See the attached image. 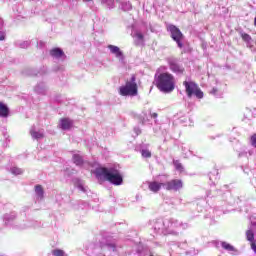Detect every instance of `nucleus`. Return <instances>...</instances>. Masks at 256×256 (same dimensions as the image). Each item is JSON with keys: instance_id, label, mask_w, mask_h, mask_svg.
<instances>
[{"instance_id": "f257e3e1", "label": "nucleus", "mask_w": 256, "mask_h": 256, "mask_svg": "<svg viewBox=\"0 0 256 256\" xmlns=\"http://www.w3.org/2000/svg\"><path fill=\"white\" fill-rule=\"evenodd\" d=\"M95 175L99 181H109L112 185H123V175L121 172L115 168H97L95 170Z\"/></svg>"}, {"instance_id": "f03ea898", "label": "nucleus", "mask_w": 256, "mask_h": 256, "mask_svg": "<svg viewBox=\"0 0 256 256\" xmlns=\"http://www.w3.org/2000/svg\"><path fill=\"white\" fill-rule=\"evenodd\" d=\"M156 87L162 93H173L175 91V76L170 73L164 72L155 76Z\"/></svg>"}, {"instance_id": "7ed1b4c3", "label": "nucleus", "mask_w": 256, "mask_h": 256, "mask_svg": "<svg viewBox=\"0 0 256 256\" xmlns=\"http://www.w3.org/2000/svg\"><path fill=\"white\" fill-rule=\"evenodd\" d=\"M139 93V87L137 86V77L132 75L125 85L119 88V95L122 97H137Z\"/></svg>"}, {"instance_id": "20e7f679", "label": "nucleus", "mask_w": 256, "mask_h": 256, "mask_svg": "<svg viewBox=\"0 0 256 256\" xmlns=\"http://www.w3.org/2000/svg\"><path fill=\"white\" fill-rule=\"evenodd\" d=\"M183 85L186 89L187 97L191 98L193 95L197 97V99H203V91H201V88L193 82V81H184Z\"/></svg>"}, {"instance_id": "39448f33", "label": "nucleus", "mask_w": 256, "mask_h": 256, "mask_svg": "<svg viewBox=\"0 0 256 256\" xmlns=\"http://www.w3.org/2000/svg\"><path fill=\"white\" fill-rule=\"evenodd\" d=\"M167 30L171 33V37L173 39V41H175L179 47V49H182L183 47V33L181 32V30L179 28H177V26L173 25V24H169L167 26Z\"/></svg>"}, {"instance_id": "423d86ee", "label": "nucleus", "mask_w": 256, "mask_h": 256, "mask_svg": "<svg viewBox=\"0 0 256 256\" xmlns=\"http://www.w3.org/2000/svg\"><path fill=\"white\" fill-rule=\"evenodd\" d=\"M164 188L166 191H179V189H183V181L180 179H174L164 183Z\"/></svg>"}, {"instance_id": "0eeeda50", "label": "nucleus", "mask_w": 256, "mask_h": 256, "mask_svg": "<svg viewBox=\"0 0 256 256\" xmlns=\"http://www.w3.org/2000/svg\"><path fill=\"white\" fill-rule=\"evenodd\" d=\"M170 69L173 73H176L177 75H182L183 71H185V68H183L181 65H179L175 61L169 62Z\"/></svg>"}, {"instance_id": "6e6552de", "label": "nucleus", "mask_w": 256, "mask_h": 256, "mask_svg": "<svg viewBox=\"0 0 256 256\" xmlns=\"http://www.w3.org/2000/svg\"><path fill=\"white\" fill-rule=\"evenodd\" d=\"M161 187H165V183H159L157 181L149 182L148 189L152 191V193H159Z\"/></svg>"}, {"instance_id": "1a4fd4ad", "label": "nucleus", "mask_w": 256, "mask_h": 256, "mask_svg": "<svg viewBox=\"0 0 256 256\" xmlns=\"http://www.w3.org/2000/svg\"><path fill=\"white\" fill-rule=\"evenodd\" d=\"M60 127L63 129V131H69V129L73 127V120L69 118H62L60 120Z\"/></svg>"}, {"instance_id": "9d476101", "label": "nucleus", "mask_w": 256, "mask_h": 256, "mask_svg": "<svg viewBox=\"0 0 256 256\" xmlns=\"http://www.w3.org/2000/svg\"><path fill=\"white\" fill-rule=\"evenodd\" d=\"M30 135L32 137V139H36V141H39V139H43V137H45V133L43 132V130H35V126H33L30 129Z\"/></svg>"}, {"instance_id": "9b49d317", "label": "nucleus", "mask_w": 256, "mask_h": 256, "mask_svg": "<svg viewBox=\"0 0 256 256\" xmlns=\"http://www.w3.org/2000/svg\"><path fill=\"white\" fill-rule=\"evenodd\" d=\"M108 49H110V53L115 55L118 59L123 58V52H121V49L115 45H108Z\"/></svg>"}, {"instance_id": "f8f14e48", "label": "nucleus", "mask_w": 256, "mask_h": 256, "mask_svg": "<svg viewBox=\"0 0 256 256\" xmlns=\"http://www.w3.org/2000/svg\"><path fill=\"white\" fill-rule=\"evenodd\" d=\"M50 55L55 59H61V57H65V52H63V50H61L60 48H54L50 50Z\"/></svg>"}, {"instance_id": "ddd939ff", "label": "nucleus", "mask_w": 256, "mask_h": 256, "mask_svg": "<svg viewBox=\"0 0 256 256\" xmlns=\"http://www.w3.org/2000/svg\"><path fill=\"white\" fill-rule=\"evenodd\" d=\"M0 117H9V107H7L3 102H0Z\"/></svg>"}, {"instance_id": "4468645a", "label": "nucleus", "mask_w": 256, "mask_h": 256, "mask_svg": "<svg viewBox=\"0 0 256 256\" xmlns=\"http://www.w3.org/2000/svg\"><path fill=\"white\" fill-rule=\"evenodd\" d=\"M73 162L78 167H81V165H83V163H85V161H83V157H81V155H79V154H74L73 155Z\"/></svg>"}, {"instance_id": "2eb2a0df", "label": "nucleus", "mask_w": 256, "mask_h": 256, "mask_svg": "<svg viewBox=\"0 0 256 256\" xmlns=\"http://www.w3.org/2000/svg\"><path fill=\"white\" fill-rule=\"evenodd\" d=\"M132 37L136 39V45H141L143 43L144 36L141 32H134Z\"/></svg>"}, {"instance_id": "dca6fc26", "label": "nucleus", "mask_w": 256, "mask_h": 256, "mask_svg": "<svg viewBox=\"0 0 256 256\" xmlns=\"http://www.w3.org/2000/svg\"><path fill=\"white\" fill-rule=\"evenodd\" d=\"M221 245L225 249V251H229L230 253L237 251L233 245L227 242H221Z\"/></svg>"}, {"instance_id": "f3484780", "label": "nucleus", "mask_w": 256, "mask_h": 256, "mask_svg": "<svg viewBox=\"0 0 256 256\" xmlns=\"http://www.w3.org/2000/svg\"><path fill=\"white\" fill-rule=\"evenodd\" d=\"M35 193L37 195V197H39L40 199H43V186L42 185H36L35 186Z\"/></svg>"}, {"instance_id": "a211bd4d", "label": "nucleus", "mask_w": 256, "mask_h": 256, "mask_svg": "<svg viewBox=\"0 0 256 256\" xmlns=\"http://www.w3.org/2000/svg\"><path fill=\"white\" fill-rule=\"evenodd\" d=\"M74 185L75 187H77L80 191L85 192V187L83 186V181L79 180V179H74Z\"/></svg>"}, {"instance_id": "6ab92c4d", "label": "nucleus", "mask_w": 256, "mask_h": 256, "mask_svg": "<svg viewBox=\"0 0 256 256\" xmlns=\"http://www.w3.org/2000/svg\"><path fill=\"white\" fill-rule=\"evenodd\" d=\"M101 3H103L104 5H107L110 9L115 7V0H100Z\"/></svg>"}, {"instance_id": "aec40b11", "label": "nucleus", "mask_w": 256, "mask_h": 256, "mask_svg": "<svg viewBox=\"0 0 256 256\" xmlns=\"http://www.w3.org/2000/svg\"><path fill=\"white\" fill-rule=\"evenodd\" d=\"M132 7H133V6L131 5L130 2H123V3H122V9H123V11H131Z\"/></svg>"}, {"instance_id": "412c9836", "label": "nucleus", "mask_w": 256, "mask_h": 256, "mask_svg": "<svg viewBox=\"0 0 256 256\" xmlns=\"http://www.w3.org/2000/svg\"><path fill=\"white\" fill-rule=\"evenodd\" d=\"M11 173L13 175H21L23 173V169L18 168V167H13V168H11Z\"/></svg>"}, {"instance_id": "4be33fe9", "label": "nucleus", "mask_w": 256, "mask_h": 256, "mask_svg": "<svg viewBox=\"0 0 256 256\" xmlns=\"http://www.w3.org/2000/svg\"><path fill=\"white\" fill-rule=\"evenodd\" d=\"M155 231H161L163 229V220H158L154 225Z\"/></svg>"}, {"instance_id": "5701e85b", "label": "nucleus", "mask_w": 256, "mask_h": 256, "mask_svg": "<svg viewBox=\"0 0 256 256\" xmlns=\"http://www.w3.org/2000/svg\"><path fill=\"white\" fill-rule=\"evenodd\" d=\"M246 237H247V240L252 242L253 239H255V234H253V231L252 230H248L246 232Z\"/></svg>"}, {"instance_id": "b1692460", "label": "nucleus", "mask_w": 256, "mask_h": 256, "mask_svg": "<svg viewBox=\"0 0 256 256\" xmlns=\"http://www.w3.org/2000/svg\"><path fill=\"white\" fill-rule=\"evenodd\" d=\"M141 155H142V157L149 159V158H151V151H149L147 149H143V150H141Z\"/></svg>"}, {"instance_id": "393cba45", "label": "nucleus", "mask_w": 256, "mask_h": 256, "mask_svg": "<svg viewBox=\"0 0 256 256\" xmlns=\"http://www.w3.org/2000/svg\"><path fill=\"white\" fill-rule=\"evenodd\" d=\"M52 255L54 256H65V251L61 249H55L52 251Z\"/></svg>"}, {"instance_id": "a878e982", "label": "nucleus", "mask_w": 256, "mask_h": 256, "mask_svg": "<svg viewBox=\"0 0 256 256\" xmlns=\"http://www.w3.org/2000/svg\"><path fill=\"white\" fill-rule=\"evenodd\" d=\"M241 37L246 43H249V41H251V36L247 33H241Z\"/></svg>"}, {"instance_id": "bb28decb", "label": "nucleus", "mask_w": 256, "mask_h": 256, "mask_svg": "<svg viewBox=\"0 0 256 256\" xmlns=\"http://www.w3.org/2000/svg\"><path fill=\"white\" fill-rule=\"evenodd\" d=\"M174 166L177 171H183V165L179 161H174Z\"/></svg>"}, {"instance_id": "cd10ccee", "label": "nucleus", "mask_w": 256, "mask_h": 256, "mask_svg": "<svg viewBox=\"0 0 256 256\" xmlns=\"http://www.w3.org/2000/svg\"><path fill=\"white\" fill-rule=\"evenodd\" d=\"M18 47H20L21 49H27V47H29V42L28 41L20 42L18 44Z\"/></svg>"}, {"instance_id": "c85d7f7f", "label": "nucleus", "mask_w": 256, "mask_h": 256, "mask_svg": "<svg viewBox=\"0 0 256 256\" xmlns=\"http://www.w3.org/2000/svg\"><path fill=\"white\" fill-rule=\"evenodd\" d=\"M250 143H251L252 147H256V134L251 136Z\"/></svg>"}, {"instance_id": "c756f323", "label": "nucleus", "mask_w": 256, "mask_h": 256, "mask_svg": "<svg viewBox=\"0 0 256 256\" xmlns=\"http://www.w3.org/2000/svg\"><path fill=\"white\" fill-rule=\"evenodd\" d=\"M251 249H253V251L256 253V242L255 241L251 242Z\"/></svg>"}, {"instance_id": "7c9ffc66", "label": "nucleus", "mask_w": 256, "mask_h": 256, "mask_svg": "<svg viewBox=\"0 0 256 256\" xmlns=\"http://www.w3.org/2000/svg\"><path fill=\"white\" fill-rule=\"evenodd\" d=\"M0 41H5V32H0Z\"/></svg>"}, {"instance_id": "2f4dec72", "label": "nucleus", "mask_w": 256, "mask_h": 256, "mask_svg": "<svg viewBox=\"0 0 256 256\" xmlns=\"http://www.w3.org/2000/svg\"><path fill=\"white\" fill-rule=\"evenodd\" d=\"M134 131L136 135H141V129L140 128H134Z\"/></svg>"}, {"instance_id": "473e14b6", "label": "nucleus", "mask_w": 256, "mask_h": 256, "mask_svg": "<svg viewBox=\"0 0 256 256\" xmlns=\"http://www.w3.org/2000/svg\"><path fill=\"white\" fill-rule=\"evenodd\" d=\"M107 247L115 251V244H107Z\"/></svg>"}, {"instance_id": "72a5a7b5", "label": "nucleus", "mask_w": 256, "mask_h": 256, "mask_svg": "<svg viewBox=\"0 0 256 256\" xmlns=\"http://www.w3.org/2000/svg\"><path fill=\"white\" fill-rule=\"evenodd\" d=\"M211 95H217V88H213L211 91H210Z\"/></svg>"}, {"instance_id": "f704fd0d", "label": "nucleus", "mask_w": 256, "mask_h": 256, "mask_svg": "<svg viewBox=\"0 0 256 256\" xmlns=\"http://www.w3.org/2000/svg\"><path fill=\"white\" fill-rule=\"evenodd\" d=\"M151 117H152V119H157L158 114L154 112V113L151 114Z\"/></svg>"}, {"instance_id": "c9c22d12", "label": "nucleus", "mask_w": 256, "mask_h": 256, "mask_svg": "<svg viewBox=\"0 0 256 256\" xmlns=\"http://www.w3.org/2000/svg\"><path fill=\"white\" fill-rule=\"evenodd\" d=\"M0 27H3V20L0 18Z\"/></svg>"}, {"instance_id": "e433bc0d", "label": "nucleus", "mask_w": 256, "mask_h": 256, "mask_svg": "<svg viewBox=\"0 0 256 256\" xmlns=\"http://www.w3.org/2000/svg\"><path fill=\"white\" fill-rule=\"evenodd\" d=\"M140 123L142 124L147 123V120H140Z\"/></svg>"}, {"instance_id": "4c0bfd02", "label": "nucleus", "mask_w": 256, "mask_h": 256, "mask_svg": "<svg viewBox=\"0 0 256 256\" xmlns=\"http://www.w3.org/2000/svg\"><path fill=\"white\" fill-rule=\"evenodd\" d=\"M254 24H255V27H256V17H255V19H254Z\"/></svg>"}, {"instance_id": "58836bf2", "label": "nucleus", "mask_w": 256, "mask_h": 256, "mask_svg": "<svg viewBox=\"0 0 256 256\" xmlns=\"http://www.w3.org/2000/svg\"><path fill=\"white\" fill-rule=\"evenodd\" d=\"M83 1H85V2H89V1H93V0H83Z\"/></svg>"}]
</instances>
